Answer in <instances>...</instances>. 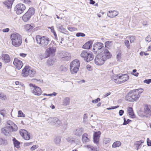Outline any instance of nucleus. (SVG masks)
I'll return each mask as SVG.
<instances>
[{
    "label": "nucleus",
    "mask_w": 151,
    "mask_h": 151,
    "mask_svg": "<svg viewBox=\"0 0 151 151\" xmlns=\"http://www.w3.org/2000/svg\"><path fill=\"white\" fill-rule=\"evenodd\" d=\"M14 2V0H6L4 3V4L8 8H11Z\"/></svg>",
    "instance_id": "a878e982"
},
{
    "label": "nucleus",
    "mask_w": 151,
    "mask_h": 151,
    "mask_svg": "<svg viewBox=\"0 0 151 151\" xmlns=\"http://www.w3.org/2000/svg\"><path fill=\"white\" fill-rule=\"evenodd\" d=\"M25 9L26 7L24 5L19 4L16 6L14 9L17 14H20L22 13Z\"/></svg>",
    "instance_id": "1a4fd4ad"
},
{
    "label": "nucleus",
    "mask_w": 151,
    "mask_h": 151,
    "mask_svg": "<svg viewBox=\"0 0 151 151\" xmlns=\"http://www.w3.org/2000/svg\"><path fill=\"white\" fill-rule=\"evenodd\" d=\"M48 120L49 122L50 123H53L57 126H60L62 124L60 120L57 118L50 117L48 119Z\"/></svg>",
    "instance_id": "4468645a"
},
{
    "label": "nucleus",
    "mask_w": 151,
    "mask_h": 151,
    "mask_svg": "<svg viewBox=\"0 0 151 151\" xmlns=\"http://www.w3.org/2000/svg\"><path fill=\"white\" fill-rule=\"evenodd\" d=\"M13 64L18 70L20 69L23 66L22 61L17 58L14 59Z\"/></svg>",
    "instance_id": "2eb2a0df"
},
{
    "label": "nucleus",
    "mask_w": 151,
    "mask_h": 151,
    "mask_svg": "<svg viewBox=\"0 0 151 151\" xmlns=\"http://www.w3.org/2000/svg\"><path fill=\"white\" fill-rule=\"evenodd\" d=\"M20 134L25 139L29 140L30 139L29 133L24 129H21L19 131Z\"/></svg>",
    "instance_id": "f8f14e48"
},
{
    "label": "nucleus",
    "mask_w": 151,
    "mask_h": 151,
    "mask_svg": "<svg viewBox=\"0 0 151 151\" xmlns=\"http://www.w3.org/2000/svg\"><path fill=\"white\" fill-rule=\"evenodd\" d=\"M105 144L109 143L110 141V139L109 138H105L104 140Z\"/></svg>",
    "instance_id": "13d9d810"
},
{
    "label": "nucleus",
    "mask_w": 151,
    "mask_h": 151,
    "mask_svg": "<svg viewBox=\"0 0 151 151\" xmlns=\"http://www.w3.org/2000/svg\"><path fill=\"white\" fill-rule=\"evenodd\" d=\"M0 99L3 100H5L6 99V97L4 93H1L0 94Z\"/></svg>",
    "instance_id": "c03bdc74"
},
{
    "label": "nucleus",
    "mask_w": 151,
    "mask_h": 151,
    "mask_svg": "<svg viewBox=\"0 0 151 151\" xmlns=\"http://www.w3.org/2000/svg\"><path fill=\"white\" fill-rule=\"evenodd\" d=\"M82 142L84 143H86L90 142V138L88 137V134L86 133L84 134L82 137Z\"/></svg>",
    "instance_id": "4be33fe9"
},
{
    "label": "nucleus",
    "mask_w": 151,
    "mask_h": 151,
    "mask_svg": "<svg viewBox=\"0 0 151 151\" xmlns=\"http://www.w3.org/2000/svg\"><path fill=\"white\" fill-rule=\"evenodd\" d=\"M87 148L89 151H99L96 146H93L90 145H87L85 146Z\"/></svg>",
    "instance_id": "bb28decb"
},
{
    "label": "nucleus",
    "mask_w": 151,
    "mask_h": 151,
    "mask_svg": "<svg viewBox=\"0 0 151 151\" xmlns=\"http://www.w3.org/2000/svg\"><path fill=\"white\" fill-rule=\"evenodd\" d=\"M70 72L72 74H74L76 73L75 68H76V61L74 60L70 63Z\"/></svg>",
    "instance_id": "6ab92c4d"
},
{
    "label": "nucleus",
    "mask_w": 151,
    "mask_h": 151,
    "mask_svg": "<svg viewBox=\"0 0 151 151\" xmlns=\"http://www.w3.org/2000/svg\"><path fill=\"white\" fill-rule=\"evenodd\" d=\"M35 12V10L34 8H30L28 11L24 14L22 19L24 22H27L29 20L31 17L33 16Z\"/></svg>",
    "instance_id": "0eeeda50"
},
{
    "label": "nucleus",
    "mask_w": 151,
    "mask_h": 151,
    "mask_svg": "<svg viewBox=\"0 0 151 151\" xmlns=\"http://www.w3.org/2000/svg\"><path fill=\"white\" fill-rule=\"evenodd\" d=\"M88 55L86 56V58L88 59H84V60L86 62H89L93 60L94 58V56L92 53L89 51H88Z\"/></svg>",
    "instance_id": "f3484780"
},
{
    "label": "nucleus",
    "mask_w": 151,
    "mask_h": 151,
    "mask_svg": "<svg viewBox=\"0 0 151 151\" xmlns=\"http://www.w3.org/2000/svg\"><path fill=\"white\" fill-rule=\"evenodd\" d=\"M12 140L14 144L15 147L17 148H19L20 147L19 145L20 144V143L19 142L18 140H17L15 138H13Z\"/></svg>",
    "instance_id": "c85d7f7f"
},
{
    "label": "nucleus",
    "mask_w": 151,
    "mask_h": 151,
    "mask_svg": "<svg viewBox=\"0 0 151 151\" xmlns=\"http://www.w3.org/2000/svg\"><path fill=\"white\" fill-rule=\"evenodd\" d=\"M120 76H114L112 78V80L116 83L119 84V79Z\"/></svg>",
    "instance_id": "473e14b6"
},
{
    "label": "nucleus",
    "mask_w": 151,
    "mask_h": 151,
    "mask_svg": "<svg viewBox=\"0 0 151 151\" xmlns=\"http://www.w3.org/2000/svg\"><path fill=\"white\" fill-rule=\"evenodd\" d=\"M124 113V111L123 110H120L119 112V114L120 116H122Z\"/></svg>",
    "instance_id": "0e129e2a"
},
{
    "label": "nucleus",
    "mask_w": 151,
    "mask_h": 151,
    "mask_svg": "<svg viewBox=\"0 0 151 151\" xmlns=\"http://www.w3.org/2000/svg\"><path fill=\"white\" fill-rule=\"evenodd\" d=\"M121 143L119 141H117L114 142L112 145L113 148H116L119 147L121 145Z\"/></svg>",
    "instance_id": "f704fd0d"
},
{
    "label": "nucleus",
    "mask_w": 151,
    "mask_h": 151,
    "mask_svg": "<svg viewBox=\"0 0 151 151\" xmlns=\"http://www.w3.org/2000/svg\"><path fill=\"white\" fill-rule=\"evenodd\" d=\"M38 147V146L37 145H34L32 146L30 148V150L32 151H33L34 150H35Z\"/></svg>",
    "instance_id": "bf43d9fd"
},
{
    "label": "nucleus",
    "mask_w": 151,
    "mask_h": 151,
    "mask_svg": "<svg viewBox=\"0 0 151 151\" xmlns=\"http://www.w3.org/2000/svg\"><path fill=\"white\" fill-rule=\"evenodd\" d=\"M56 51V48L55 47H49L47 49L45 52V55L46 56L43 58H41V59H45L49 57L50 55H53L54 54Z\"/></svg>",
    "instance_id": "9b49d317"
},
{
    "label": "nucleus",
    "mask_w": 151,
    "mask_h": 151,
    "mask_svg": "<svg viewBox=\"0 0 151 151\" xmlns=\"http://www.w3.org/2000/svg\"><path fill=\"white\" fill-rule=\"evenodd\" d=\"M100 101V99L99 98H97V99L92 100V102L93 103L96 104L98 102V101Z\"/></svg>",
    "instance_id": "603ef678"
},
{
    "label": "nucleus",
    "mask_w": 151,
    "mask_h": 151,
    "mask_svg": "<svg viewBox=\"0 0 151 151\" xmlns=\"http://www.w3.org/2000/svg\"><path fill=\"white\" fill-rule=\"evenodd\" d=\"M92 43V41H89L83 46L82 48L85 49H89L91 47Z\"/></svg>",
    "instance_id": "5701e85b"
},
{
    "label": "nucleus",
    "mask_w": 151,
    "mask_h": 151,
    "mask_svg": "<svg viewBox=\"0 0 151 151\" xmlns=\"http://www.w3.org/2000/svg\"><path fill=\"white\" fill-rule=\"evenodd\" d=\"M119 80V84L124 83L127 81L129 78V76L127 74H124L120 75Z\"/></svg>",
    "instance_id": "a211bd4d"
},
{
    "label": "nucleus",
    "mask_w": 151,
    "mask_h": 151,
    "mask_svg": "<svg viewBox=\"0 0 151 151\" xmlns=\"http://www.w3.org/2000/svg\"><path fill=\"white\" fill-rule=\"evenodd\" d=\"M124 43L127 47L129 48L130 46L129 41L128 40H126L124 42Z\"/></svg>",
    "instance_id": "3c124183"
},
{
    "label": "nucleus",
    "mask_w": 151,
    "mask_h": 151,
    "mask_svg": "<svg viewBox=\"0 0 151 151\" xmlns=\"http://www.w3.org/2000/svg\"><path fill=\"white\" fill-rule=\"evenodd\" d=\"M86 68L87 70L90 71H91L93 70L92 67L90 65L88 64L86 65Z\"/></svg>",
    "instance_id": "09e8293b"
},
{
    "label": "nucleus",
    "mask_w": 151,
    "mask_h": 151,
    "mask_svg": "<svg viewBox=\"0 0 151 151\" xmlns=\"http://www.w3.org/2000/svg\"><path fill=\"white\" fill-rule=\"evenodd\" d=\"M119 106H111V108H108L107 109H108V110H110V109H116V108H118V107H119Z\"/></svg>",
    "instance_id": "e2e57ef3"
},
{
    "label": "nucleus",
    "mask_w": 151,
    "mask_h": 151,
    "mask_svg": "<svg viewBox=\"0 0 151 151\" xmlns=\"http://www.w3.org/2000/svg\"><path fill=\"white\" fill-rule=\"evenodd\" d=\"M128 111L129 115L131 116L132 118H135V116L134 113L132 108L131 107H129L128 109Z\"/></svg>",
    "instance_id": "7c9ffc66"
},
{
    "label": "nucleus",
    "mask_w": 151,
    "mask_h": 151,
    "mask_svg": "<svg viewBox=\"0 0 151 151\" xmlns=\"http://www.w3.org/2000/svg\"><path fill=\"white\" fill-rule=\"evenodd\" d=\"M0 58L3 62L5 63H8L10 61V57L7 54H2Z\"/></svg>",
    "instance_id": "dca6fc26"
},
{
    "label": "nucleus",
    "mask_w": 151,
    "mask_h": 151,
    "mask_svg": "<svg viewBox=\"0 0 151 151\" xmlns=\"http://www.w3.org/2000/svg\"><path fill=\"white\" fill-rule=\"evenodd\" d=\"M83 132V129L82 128L76 129V135L79 136H81V135Z\"/></svg>",
    "instance_id": "72a5a7b5"
},
{
    "label": "nucleus",
    "mask_w": 151,
    "mask_h": 151,
    "mask_svg": "<svg viewBox=\"0 0 151 151\" xmlns=\"http://www.w3.org/2000/svg\"><path fill=\"white\" fill-rule=\"evenodd\" d=\"M124 123L123 124L124 125H127L130 122H131V120L129 119H127L126 120V119L125 118L124 119Z\"/></svg>",
    "instance_id": "37998d69"
},
{
    "label": "nucleus",
    "mask_w": 151,
    "mask_h": 151,
    "mask_svg": "<svg viewBox=\"0 0 151 151\" xmlns=\"http://www.w3.org/2000/svg\"><path fill=\"white\" fill-rule=\"evenodd\" d=\"M144 82L146 83L147 84H149L151 83V79H145L144 81Z\"/></svg>",
    "instance_id": "5fc2aeb1"
},
{
    "label": "nucleus",
    "mask_w": 151,
    "mask_h": 151,
    "mask_svg": "<svg viewBox=\"0 0 151 151\" xmlns=\"http://www.w3.org/2000/svg\"><path fill=\"white\" fill-rule=\"evenodd\" d=\"M112 41H108L106 42L105 43V47L107 48H109L112 45Z\"/></svg>",
    "instance_id": "c9c22d12"
},
{
    "label": "nucleus",
    "mask_w": 151,
    "mask_h": 151,
    "mask_svg": "<svg viewBox=\"0 0 151 151\" xmlns=\"http://www.w3.org/2000/svg\"><path fill=\"white\" fill-rule=\"evenodd\" d=\"M69 55H70V56H71V55L70 53H69L67 52H64L63 53V57H67Z\"/></svg>",
    "instance_id": "6e6d98bb"
},
{
    "label": "nucleus",
    "mask_w": 151,
    "mask_h": 151,
    "mask_svg": "<svg viewBox=\"0 0 151 151\" xmlns=\"http://www.w3.org/2000/svg\"><path fill=\"white\" fill-rule=\"evenodd\" d=\"M30 86H32L33 89L32 93L35 95L39 96L41 93V89L39 87L36 86L35 85L32 84H30Z\"/></svg>",
    "instance_id": "9d476101"
},
{
    "label": "nucleus",
    "mask_w": 151,
    "mask_h": 151,
    "mask_svg": "<svg viewBox=\"0 0 151 151\" xmlns=\"http://www.w3.org/2000/svg\"><path fill=\"white\" fill-rule=\"evenodd\" d=\"M36 73L35 71L32 70L29 66H26L23 69L22 72V76L24 77L29 76L30 77H33Z\"/></svg>",
    "instance_id": "39448f33"
},
{
    "label": "nucleus",
    "mask_w": 151,
    "mask_h": 151,
    "mask_svg": "<svg viewBox=\"0 0 151 151\" xmlns=\"http://www.w3.org/2000/svg\"><path fill=\"white\" fill-rule=\"evenodd\" d=\"M54 63V60L52 59H49L48 60L47 62V64L49 65H52Z\"/></svg>",
    "instance_id": "4c0bfd02"
},
{
    "label": "nucleus",
    "mask_w": 151,
    "mask_h": 151,
    "mask_svg": "<svg viewBox=\"0 0 151 151\" xmlns=\"http://www.w3.org/2000/svg\"><path fill=\"white\" fill-rule=\"evenodd\" d=\"M10 38L12 41V44L14 46L18 47L22 44V37L19 34L15 33L12 34Z\"/></svg>",
    "instance_id": "f03ea898"
},
{
    "label": "nucleus",
    "mask_w": 151,
    "mask_h": 151,
    "mask_svg": "<svg viewBox=\"0 0 151 151\" xmlns=\"http://www.w3.org/2000/svg\"><path fill=\"white\" fill-rule=\"evenodd\" d=\"M130 41L131 43L133 42L134 40V37H130Z\"/></svg>",
    "instance_id": "69168bd1"
},
{
    "label": "nucleus",
    "mask_w": 151,
    "mask_h": 151,
    "mask_svg": "<svg viewBox=\"0 0 151 151\" xmlns=\"http://www.w3.org/2000/svg\"><path fill=\"white\" fill-rule=\"evenodd\" d=\"M104 55H102L103 56L105 57V60L107 59H109L111 58V55L110 53V52L107 49H105L103 52Z\"/></svg>",
    "instance_id": "b1692460"
},
{
    "label": "nucleus",
    "mask_w": 151,
    "mask_h": 151,
    "mask_svg": "<svg viewBox=\"0 0 151 151\" xmlns=\"http://www.w3.org/2000/svg\"><path fill=\"white\" fill-rule=\"evenodd\" d=\"M88 50H84L82 51L80 55L81 57L84 59V58L85 59H87L86 58V56L88 54Z\"/></svg>",
    "instance_id": "2f4dec72"
},
{
    "label": "nucleus",
    "mask_w": 151,
    "mask_h": 151,
    "mask_svg": "<svg viewBox=\"0 0 151 151\" xmlns=\"http://www.w3.org/2000/svg\"><path fill=\"white\" fill-rule=\"evenodd\" d=\"M146 41L148 42H150L151 41V36L149 35L147 36L145 38Z\"/></svg>",
    "instance_id": "8fccbe9b"
},
{
    "label": "nucleus",
    "mask_w": 151,
    "mask_h": 151,
    "mask_svg": "<svg viewBox=\"0 0 151 151\" xmlns=\"http://www.w3.org/2000/svg\"><path fill=\"white\" fill-rule=\"evenodd\" d=\"M139 96L138 93L134 90L129 92L127 94L126 99L129 101L133 102L138 100Z\"/></svg>",
    "instance_id": "20e7f679"
},
{
    "label": "nucleus",
    "mask_w": 151,
    "mask_h": 151,
    "mask_svg": "<svg viewBox=\"0 0 151 151\" xmlns=\"http://www.w3.org/2000/svg\"><path fill=\"white\" fill-rule=\"evenodd\" d=\"M111 94V93L109 92L107 93H106L105 94H104L103 95V98H105L106 97L109 96V95H110Z\"/></svg>",
    "instance_id": "774afa93"
},
{
    "label": "nucleus",
    "mask_w": 151,
    "mask_h": 151,
    "mask_svg": "<svg viewBox=\"0 0 151 151\" xmlns=\"http://www.w3.org/2000/svg\"><path fill=\"white\" fill-rule=\"evenodd\" d=\"M85 34L81 32H78L76 34V36L79 37H85Z\"/></svg>",
    "instance_id": "a18cd8bd"
},
{
    "label": "nucleus",
    "mask_w": 151,
    "mask_h": 151,
    "mask_svg": "<svg viewBox=\"0 0 151 151\" xmlns=\"http://www.w3.org/2000/svg\"><path fill=\"white\" fill-rule=\"evenodd\" d=\"M71 58V56H70L68 55V56L67 57H62L61 59L62 60L68 61L70 60Z\"/></svg>",
    "instance_id": "a19ab883"
},
{
    "label": "nucleus",
    "mask_w": 151,
    "mask_h": 151,
    "mask_svg": "<svg viewBox=\"0 0 151 151\" xmlns=\"http://www.w3.org/2000/svg\"><path fill=\"white\" fill-rule=\"evenodd\" d=\"M118 14V12L116 11H109L107 13V16L108 17L111 18H113L117 16Z\"/></svg>",
    "instance_id": "aec40b11"
},
{
    "label": "nucleus",
    "mask_w": 151,
    "mask_h": 151,
    "mask_svg": "<svg viewBox=\"0 0 151 151\" xmlns=\"http://www.w3.org/2000/svg\"><path fill=\"white\" fill-rule=\"evenodd\" d=\"M60 69L62 71H66L67 70V68L63 66H61L60 67Z\"/></svg>",
    "instance_id": "052dcab7"
},
{
    "label": "nucleus",
    "mask_w": 151,
    "mask_h": 151,
    "mask_svg": "<svg viewBox=\"0 0 151 151\" xmlns=\"http://www.w3.org/2000/svg\"><path fill=\"white\" fill-rule=\"evenodd\" d=\"M147 145L148 146H151V141L150 140L149 138H147Z\"/></svg>",
    "instance_id": "4d7b16f0"
},
{
    "label": "nucleus",
    "mask_w": 151,
    "mask_h": 151,
    "mask_svg": "<svg viewBox=\"0 0 151 151\" xmlns=\"http://www.w3.org/2000/svg\"><path fill=\"white\" fill-rule=\"evenodd\" d=\"M61 139L60 137H56L54 139V142L56 144H59L60 143Z\"/></svg>",
    "instance_id": "58836bf2"
},
{
    "label": "nucleus",
    "mask_w": 151,
    "mask_h": 151,
    "mask_svg": "<svg viewBox=\"0 0 151 151\" xmlns=\"http://www.w3.org/2000/svg\"><path fill=\"white\" fill-rule=\"evenodd\" d=\"M18 114L19 116L20 117L24 116V115L21 111H19L18 112Z\"/></svg>",
    "instance_id": "864d4df0"
},
{
    "label": "nucleus",
    "mask_w": 151,
    "mask_h": 151,
    "mask_svg": "<svg viewBox=\"0 0 151 151\" xmlns=\"http://www.w3.org/2000/svg\"><path fill=\"white\" fill-rule=\"evenodd\" d=\"M134 90L136 92H137V93H138V94L139 95L140 94L142 93L143 91V89L141 88H140L138 89Z\"/></svg>",
    "instance_id": "de8ad7c7"
},
{
    "label": "nucleus",
    "mask_w": 151,
    "mask_h": 151,
    "mask_svg": "<svg viewBox=\"0 0 151 151\" xmlns=\"http://www.w3.org/2000/svg\"><path fill=\"white\" fill-rule=\"evenodd\" d=\"M106 60L105 57L100 55H98L95 57L94 61L95 63L97 65H101L104 64Z\"/></svg>",
    "instance_id": "6e6552de"
},
{
    "label": "nucleus",
    "mask_w": 151,
    "mask_h": 151,
    "mask_svg": "<svg viewBox=\"0 0 151 151\" xmlns=\"http://www.w3.org/2000/svg\"><path fill=\"white\" fill-rule=\"evenodd\" d=\"M6 123L7 126L2 128L1 131V133L5 135L8 136L12 132L17 131V125L11 121H7Z\"/></svg>",
    "instance_id": "f257e3e1"
},
{
    "label": "nucleus",
    "mask_w": 151,
    "mask_h": 151,
    "mask_svg": "<svg viewBox=\"0 0 151 151\" xmlns=\"http://www.w3.org/2000/svg\"><path fill=\"white\" fill-rule=\"evenodd\" d=\"M144 141L141 140L139 141H137L134 142V145L135 147V149L138 150L139 148L141 147V144L144 143Z\"/></svg>",
    "instance_id": "393cba45"
},
{
    "label": "nucleus",
    "mask_w": 151,
    "mask_h": 151,
    "mask_svg": "<svg viewBox=\"0 0 151 151\" xmlns=\"http://www.w3.org/2000/svg\"><path fill=\"white\" fill-rule=\"evenodd\" d=\"M67 140V141L69 142H73L74 141V139L71 137H68Z\"/></svg>",
    "instance_id": "49530a36"
},
{
    "label": "nucleus",
    "mask_w": 151,
    "mask_h": 151,
    "mask_svg": "<svg viewBox=\"0 0 151 151\" xmlns=\"http://www.w3.org/2000/svg\"><path fill=\"white\" fill-rule=\"evenodd\" d=\"M80 63L79 60L76 59V70H78L80 66ZM77 72V71L76 70V73Z\"/></svg>",
    "instance_id": "79ce46f5"
},
{
    "label": "nucleus",
    "mask_w": 151,
    "mask_h": 151,
    "mask_svg": "<svg viewBox=\"0 0 151 151\" xmlns=\"http://www.w3.org/2000/svg\"><path fill=\"white\" fill-rule=\"evenodd\" d=\"M68 29L70 31H75L76 30V28L75 27H69L68 28Z\"/></svg>",
    "instance_id": "338daca9"
},
{
    "label": "nucleus",
    "mask_w": 151,
    "mask_h": 151,
    "mask_svg": "<svg viewBox=\"0 0 151 151\" xmlns=\"http://www.w3.org/2000/svg\"><path fill=\"white\" fill-rule=\"evenodd\" d=\"M33 24H27L24 26V29L26 31H29L31 30L34 27Z\"/></svg>",
    "instance_id": "cd10ccee"
},
{
    "label": "nucleus",
    "mask_w": 151,
    "mask_h": 151,
    "mask_svg": "<svg viewBox=\"0 0 151 151\" xmlns=\"http://www.w3.org/2000/svg\"><path fill=\"white\" fill-rule=\"evenodd\" d=\"M70 103V99L68 97H66L64 99L63 101V105L64 106H66L69 104Z\"/></svg>",
    "instance_id": "c756f323"
},
{
    "label": "nucleus",
    "mask_w": 151,
    "mask_h": 151,
    "mask_svg": "<svg viewBox=\"0 0 151 151\" xmlns=\"http://www.w3.org/2000/svg\"><path fill=\"white\" fill-rule=\"evenodd\" d=\"M145 113L146 114H149L150 113V110L147 105H146L145 107Z\"/></svg>",
    "instance_id": "e433bc0d"
},
{
    "label": "nucleus",
    "mask_w": 151,
    "mask_h": 151,
    "mask_svg": "<svg viewBox=\"0 0 151 151\" xmlns=\"http://www.w3.org/2000/svg\"><path fill=\"white\" fill-rule=\"evenodd\" d=\"M36 39L37 43L40 46L43 47H47L50 41L49 38L45 36L42 37L39 35L36 36Z\"/></svg>",
    "instance_id": "7ed1b4c3"
},
{
    "label": "nucleus",
    "mask_w": 151,
    "mask_h": 151,
    "mask_svg": "<svg viewBox=\"0 0 151 151\" xmlns=\"http://www.w3.org/2000/svg\"><path fill=\"white\" fill-rule=\"evenodd\" d=\"M88 118V116H87V114H85L83 115V121L85 122L86 121V120Z\"/></svg>",
    "instance_id": "680f3d73"
},
{
    "label": "nucleus",
    "mask_w": 151,
    "mask_h": 151,
    "mask_svg": "<svg viewBox=\"0 0 151 151\" xmlns=\"http://www.w3.org/2000/svg\"><path fill=\"white\" fill-rule=\"evenodd\" d=\"M7 142L6 140L2 138H0V145L7 144Z\"/></svg>",
    "instance_id": "ea45409f"
},
{
    "label": "nucleus",
    "mask_w": 151,
    "mask_h": 151,
    "mask_svg": "<svg viewBox=\"0 0 151 151\" xmlns=\"http://www.w3.org/2000/svg\"><path fill=\"white\" fill-rule=\"evenodd\" d=\"M104 48L103 44L101 42H96L93 45V52L95 54H99L101 53Z\"/></svg>",
    "instance_id": "423d86ee"
},
{
    "label": "nucleus",
    "mask_w": 151,
    "mask_h": 151,
    "mask_svg": "<svg viewBox=\"0 0 151 151\" xmlns=\"http://www.w3.org/2000/svg\"><path fill=\"white\" fill-rule=\"evenodd\" d=\"M57 27L60 32L65 34H68V31L63 27V25L59 24L57 25Z\"/></svg>",
    "instance_id": "412c9836"
},
{
    "label": "nucleus",
    "mask_w": 151,
    "mask_h": 151,
    "mask_svg": "<svg viewBox=\"0 0 151 151\" xmlns=\"http://www.w3.org/2000/svg\"><path fill=\"white\" fill-rule=\"evenodd\" d=\"M101 134V132L100 131L95 132L94 133L93 136V142L96 145L99 144Z\"/></svg>",
    "instance_id": "ddd939ff"
}]
</instances>
